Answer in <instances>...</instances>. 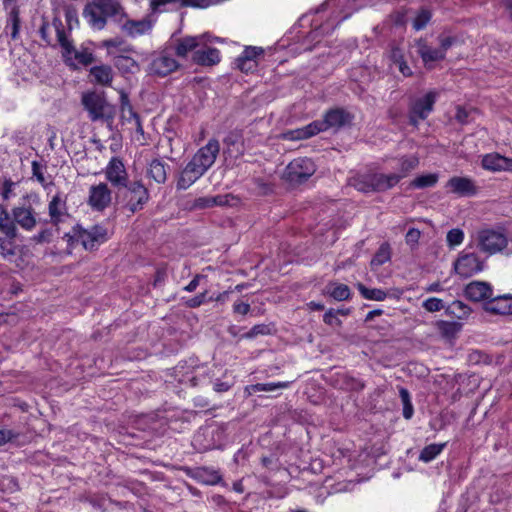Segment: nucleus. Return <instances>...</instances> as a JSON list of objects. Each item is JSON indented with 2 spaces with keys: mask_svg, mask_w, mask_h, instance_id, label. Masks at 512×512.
<instances>
[{
  "mask_svg": "<svg viewBox=\"0 0 512 512\" xmlns=\"http://www.w3.org/2000/svg\"><path fill=\"white\" fill-rule=\"evenodd\" d=\"M481 165L492 172L512 171V159L498 153H489L482 157Z\"/></svg>",
  "mask_w": 512,
  "mask_h": 512,
  "instance_id": "nucleus-18",
  "label": "nucleus"
},
{
  "mask_svg": "<svg viewBox=\"0 0 512 512\" xmlns=\"http://www.w3.org/2000/svg\"><path fill=\"white\" fill-rule=\"evenodd\" d=\"M70 237L81 243L84 249L94 250L109 239V233L102 225H93L88 229L77 226Z\"/></svg>",
  "mask_w": 512,
  "mask_h": 512,
  "instance_id": "nucleus-4",
  "label": "nucleus"
},
{
  "mask_svg": "<svg viewBox=\"0 0 512 512\" xmlns=\"http://www.w3.org/2000/svg\"><path fill=\"white\" fill-rule=\"evenodd\" d=\"M125 187L127 188L125 193L126 208L131 213L142 210L150 197L148 189L138 181L133 182Z\"/></svg>",
  "mask_w": 512,
  "mask_h": 512,
  "instance_id": "nucleus-10",
  "label": "nucleus"
},
{
  "mask_svg": "<svg viewBox=\"0 0 512 512\" xmlns=\"http://www.w3.org/2000/svg\"><path fill=\"white\" fill-rule=\"evenodd\" d=\"M16 436L11 430H0V447L12 441Z\"/></svg>",
  "mask_w": 512,
  "mask_h": 512,
  "instance_id": "nucleus-63",
  "label": "nucleus"
},
{
  "mask_svg": "<svg viewBox=\"0 0 512 512\" xmlns=\"http://www.w3.org/2000/svg\"><path fill=\"white\" fill-rule=\"evenodd\" d=\"M12 222L25 231H32L37 225V213L31 204H20L11 210Z\"/></svg>",
  "mask_w": 512,
  "mask_h": 512,
  "instance_id": "nucleus-11",
  "label": "nucleus"
},
{
  "mask_svg": "<svg viewBox=\"0 0 512 512\" xmlns=\"http://www.w3.org/2000/svg\"><path fill=\"white\" fill-rule=\"evenodd\" d=\"M436 91H429L421 98L415 100L409 113V123L413 126L419 125L420 120H424L433 110L437 99Z\"/></svg>",
  "mask_w": 512,
  "mask_h": 512,
  "instance_id": "nucleus-9",
  "label": "nucleus"
},
{
  "mask_svg": "<svg viewBox=\"0 0 512 512\" xmlns=\"http://www.w3.org/2000/svg\"><path fill=\"white\" fill-rule=\"evenodd\" d=\"M48 213L52 224L57 225L64 221V218L67 216V207L66 201L60 194H56L52 197L48 205Z\"/></svg>",
  "mask_w": 512,
  "mask_h": 512,
  "instance_id": "nucleus-24",
  "label": "nucleus"
},
{
  "mask_svg": "<svg viewBox=\"0 0 512 512\" xmlns=\"http://www.w3.org/2000/svg\"><path fill=\"white\" fill-rule=\"evenodd\" d=\"M84 17L94 29L101 30L105 27L107 16L103 15L93 3L84 9Z\"/></svg>",
  "mask_w": 512,
  "mask_h": 512,
  "instance_id": "nucleus-28",
  "label": "nucleus"
},
{
  "mask_svg": "<svg viewBox=\"0 0 512 512\" xmlns=\"http://www.w3.org/2000/svg\"><path fill=\"white\" fill-rule=\"evenodd\" d=\"M206 295H207V292L205 291V292L200 293V294L196 295L195 297L189 299L186 302L187 306L190 308L199 307L200 305H202L203 303L208 301V299L206 298Z\"/></svg>",
  "mask_w": 512,
  "mask_h": 512,
  "instance_id": "nucleus-60",
  "label": "nucleus"
},
{
  "mask_svg": "<svg viewBox=\"0 0 512 512\" xmlns=\"http://www.w3.org/2000/svg\"><path fill=\"white\" fill-rule=\"evenodd\" d=\"M106 179L115 187L127 186L128 174L124 163L118 157H112L104 170Z\"/></svg>",
  "mask_w": 512,
  "mask_h": 512,
  "instance_id": "nucleus-15",
  "label": "nucleus"
},
{
  "mask_svg": "<svg viewBox=\"0 0 512 512\" xmlns=\"http://www.w3.org/2000/svg\"><path fill=\"white\" fill-rule=\"evenodd\" d=\"M53 26L56 31L57 41L63 50L62 54L67 64L77 67L78 65L87 66L93 62L94 57L90 50L83 47L79 50L74 48L67 32L64 30L59 20H54Z\"/></svg>",
  "mask_w": 512,
  "mask_h": 512,
  "instance_id": "nucleus-2",
  "label": "nucleus"
},
{
  "mask_svg": "<svg viewBox=\"0 0 512 512\" xmlns=\"http://www.w3.org/2000/svg\"><path fill=\"white\" fill-rule=\"evenodd\" d=\"M52 232L49 229H44L32 237V241L38 244L48 243L51 241Z\"/></svg>",
  "mask_w": 512,
  "mask_h": 512,
  "instance_id": "nucleus-56",
  "label": "nucleus"
},
{
  "mask_svg": "<svg viewBox=\"0 0 512 512\" xmlns=\"http://www.w3.org/2000/svg\"><path fill=\"white\" fill-rule=\"evenodd\" d=\"M179 67V63L167 51H161L153 55L149 64L148 71L150 74L157 76H167Z\"/></svg>",
  "mask_w": 512,
  "mask_h": 512,
  "instance_id": "nucleus-12",
  "label": "nucleus"
},
{
  "mask_svg": "<svg viewBox=\"0 0 512 512\" xmlns=\"http://www.w3.org/2000/svg\"><path fill=\"white\" fill-rule=\"evenodd\" d=\"M32 174H33V177H35L36 180L40 184H42V185L46 184V178L43 174L42 166L36 161L32 162Z\"/></svg>",
  "mask_w": 512,
  "mask_h": 512,
  "instance_id": "nucleus-58",
  "label": "nucleus"
},
{
  "mask_svg": "<svg viewBox=\"0 0 512 512\" xmlns=\"http://www.w3.org/2000/svg\"><path fill=\"white\" fill-rule=\"evenodd\" d=\"M445 447L446 443H433L427 445L421 450L418 459L424 463H429L440 455Z\"/></svg>",
  "mask_w": 512,
  "mask_h": 512,
  "instance_id": "nucleus-37",
  "label": "nucleus"
},
{
  "mask_svg": "<svg viewBox=\"0 0 512 512\" xmlns=\"http://www.w3.org/2000/svg\"><path fill=\"white\" fill-rule=\"evenodd\" d=\"M231 199H233V197L229 194L200 197L195 200V207L209 208L213 206H226L229 205Z\"/></svg>",
  "mask_w": 512,
  "mask_h": 512,
  "instance_id": "nucleus-30",
  "label": "nucleus"
},
{
  "mask_svg": "<svg viewBox=\"0 0 512 512\" xmlns=\"http://www.w3.org/2000/svg\"><path fill=\"white\" fill-rule=\"evenodd\" d=\"M438 181V175L435 173L423 174L417 176L412 182L411 186L417 189L427 188L434 186Z\"/></svg>",
  "mask_w": 512,
  "mask_h": 512,
  "instance_id": "nucleus-43",
  "label": "nucleus"
},
{
  "mask_svg": "<svg viewBox=\"0 0 512 512\" xmlns=\"http://www.w3.org/2000/svg\"><path fill=\"white\" fill-rule=\"evenodd\" d=\"M123 34L130 38H138L141 36L150 35L156 23V18L153 15H147L142 19L135 20L128 18L125 13V18L121 22H117Z\"/></svg>",
  "mask_w": 512,
  "mask_h": 512,
  "instance_id": "nucleus-5",
  "label": "nucleus"
},
{
  "mask_svg": "<svg viewBox=\"0 0 512 512\" xmlns=\"http://www.w3.org/2000/svg\"><path fill=\"white\" fill-rule=\"evenodd\" d=\"M92 3L103 15L112 17L116 23L125 18L124 9L117 0H93Z\"/></svg>",
  "mask_w": 512,
  "mask_h": 512,
  "instance_id": "nucleus-22",
  "label": "nucleus"
},
{
  "mask_svg": "<svg viewBox=\"0 0 512 512\" xmlns=\"http://www.w3.org/2000/svg\"><path fill=\"white\" fill-rule=\"evenodd\" d=\"M400 182V176L393 173H373V192H383L393 188Z\"/></svg>",
  "mask_w": 512,
  "mask_h": 512,
  "instance_id": "nucleus-26",
  "label": "nucleus"
},
{
  "mask_svg": "<svg viewBox=\"0 0 512 512\" xmlns=\"http://www.w3.org/2000/svg\"><path fill=\"white\" fill-rule=\"evenodd\" d=\"M14 187H15V183L13 181H11L10 179L5 180L3 182L2 187H1V196H2L3 200L7 201L11 197L14 196Z\"/></svg>",
  "mask_w": 512,
  "mask_h": 512,
  "instance_id": "nucleus-54",
  "label": "nucleus"
},
{
  "mask_svg": "<svg viewBox=\"0 0 512 512\" xmlns=\"http://www.w3.org/2000/svg\"><path fill=\"white\" fill-rule=\"evenodd\" d=\"M196 477L201 482L208 485L218 484L222 479L220 473L217 470L205 467L197 469Z\"/></svg>",
  "mask_w": 512,
  "mask_h": 512,
  "instance_id": "nucleus-39",
  "label": "nucleus"
},
{
  "mask_svg": "<svg viewBox=\"0 0 512 512\" xmlns=\"http://www.w3.org/2000/svg\"><path fill=\"white\" fill-rule=\"evenodd\" d=\"M349 184L360 192H373V173L353 176L349 179Z\"/></svg>",
  "mask_w": 512,
  "mask_h": 512,
  "instance_id": "nucleus-31",
  "label": "nucleus"
},
{
  "mask_svg": "<svg viewBox=\"0 0 512 512\" xmlns=\"http://www.w3.org/2000/svg\"><path fill=\"white\" fill-rule=\"evenodd\" d=\"M327 293L337 301L349 299L351 295L350 288L341 283H330L327 287Z\"/></svg>",
  "mask_w": 512,
  "mask_h": 512,
  "instance_id": "nucleus-38",
  "label": "nucleus"
},
{
  "mask_svg": "<svg viewBox=\"0 0 512 512\" xmlns=\"http://www.w3.org/2000/svg\"><path fill=\"white\" fill-rule=\"evenodd\" d=\"M464 240V232L459 228H454L448 231L446 241L449 247L454 248L462 244Z\"/></svg>",
  "mask_w": 512,
  "mask_h": 512,
  "instance_id": "nucleus-48",
  "label": "nucleus"
},
{
  "mask_svg": "<svg viewBox=\"0 0 512 512\" xmlns=\"http://www.w3.org/2000/svg\"><path fill=\"white\" fill-rule=\"evenodd\" d=\"M113 75V69L109 65H97L90 69L91 81L102 86H110Z\"/></svg>",
  "mask_w": 512,
  "mask_h": 512,
  "instance_id": "nucleus-25",
  "label": "nucleus"
},
{
  "mask_svg": "<svg viewBox=\"0 0 512 512\" xmlns=\"http://www.w3.org/2000/svg\"><path fill=\"white\" fill-rule=\"evenodd\" d=\"M218 153V141L209 140L186 165L178 179L177 187L185 190L194 184L214 164Z\"/></svg>",
  "mask_w": 512,
  "mask_h": 512,
  "instance_id": "nucleus-1",
  "label": "nucleus"
},
{
  "mask_svg": "<svg viewBox=\"0 0 512 512\" xmlns=\"http://www.w3.org/2000/svg\"><path fill=\"white\" fill-rule=\"evenodd\" d=\"M123 43V40L119 37L113 38V39H107L101 42L100 47L107 48L109 51L111 48H117L121 46Z\"/></svg>",
  "mask_w": 512,
  "mask_h": 512,
  "instance_id": "nucleus-62",
  "label": "nucleus"
},
{
  "mask_svg": "<svg viewBox=\"0 0 512 512\" xmlns=\"http://www.w3.org/2000/svg\"><path fill=\"white\" fill-rule=\"evenodd\" d=\"M147 175L151 179H153L155 182L162 184L166 181L167 178V171H166V165L163 161L159 159H154L149 164Z\"/></svg>",
  "mask_w": 512,
  "mask_h": 512,
  "instance_id": "nucleus-33",
  "label": "nucleus"
},
{
  "mask_svg": "<svg viewBox=\"0 0 512 512\" xmlns=\"http://www.w3.org/2000/svg\"><path fill=\"white\" fill-rule=\"evenodd\" d=\"M420 236L421 232L418 229L410 228L405 235V241L409 246L415 247L419 242Z\"/></svg>",
  "mask_w": 512,
  "mask_h": 512,
  "instance_id": "nucleus-55",
  "label": "nucleus"
},
{
  "mask_svg": "<svg viewBox=\"0 0 512 512\" xmlns=\"http://www.w3.org/2000/svg\"><path fill=\"white\" fill-rule=\"evenodd\" d=\"M352 115L342 108L329 110L324 117L326 128H342L352 124Z\"/></svg>",
  "mask_w": 512,
  "mask_h": 512,
  "instance_id": "nucleus-20",
  "label": "nucleus"
},
{
  "mask_svg": "<svg viewBox=\"0 0 512 512\" xmlns=\"http://www.w3.org/2000/svg\"><path fill=\"white\" fill-rule=\"evenodd\" d=\"M185 4L198 7V8H207L211 5H215L220 2V0H185Z\"/></svg>",
  "mask_w": 512,
  "mask_h": 512,
  "instance_id": "nucleus-59",
  "label": "nucleus"
},
{
  "mask_svg": "<svg viewBox=\"0 0 512 512\" xmlns=\"http://www.w3.org/2000/svg\"><path fill=\"white\" fill-rule=\"evenodd\" d=\"M487 312L499 315H512V295L497 296L485 303Z\"/></svg>",
  "mask_w": 512,
  "mask_h": 512,
  "instance_id": "nucleus-23",
  "label": "nucleus"
},
{
  "mask_svg": "<svg viewBox=\"0 0 512 512\" xmlns=\"http://www.w3.org/2000/svg\"><path fill=\"white\" fill-rule=\"evenodd\" d=\"M193 62L201 66H213L220 62V51L216 48L200 46L194 51L192 56Z\"/></svg>",
  "mask_w": 512,
  "mask_h": 512,
  "instance_id": "nucleus-19",
  "label": "nucleus"
},
{
  "mask_svg": "<svg viewBox=\"0 0 512 512\" xmlns=\"http://www.w3.org/2000/svg\"><path fill=\"white\" fill-rule=\"evenodd\" d=\"M454 271L463 278L471 277L484 269V262L474 252L462 251L454 262Z\"/></svg>",
  "mask_w": 512,
  "mask_h": 512,
  "instance_id": "nucleus-7",
  "label": "nucleus"
},
{
  "mask_svg": "<svg viewBox=\"0 0 512 512\" xmlns=\"http://www.w3.org/2000/svg\"><path fill=\"white\" fill-rule=\"evenodd\" d=\"M114 65L122 73H136L140 70L136 60L129 56L119 55L114 58Z\"/></svg>",
  "mask_w": 512,
  "mask_h": 512,
  "instance_id": "nucleus-35",
  "label": "nucleus"
},
{
  "mask_svg": "<svg viewBox=\"0 0 512 512\" xmlns=\"http://www.w3.org/2000/svg\"><path fill=\"white\" fill-rule=\"evenodd\" d=\"M469 117H470V112H468L467 110H465L462 107H457L455 119L457 120V123L459 125L470 124Z\"/></svg>",
  "mask_w": 512,
  "mask_h": 512,
  "instance_id": "nucleus-57",
  "label": "nucleus"
},
{
  "mask_svg": "<svg viewBox=\"0 0 512 512\" xmlns=\"http://www.w3.org/2000/svg\"><path fill=\"white\" fill-rule=\"evenodd\" d=\"M358 290L365 299L374 301H383L387 297V293L378 288H367L363 284H358Z\"/></svg>",
  "mask_w": 512,
  "mask_h": 512,
  "instance_id": "nucleus-42",
  "label": "nucleus"
},
{
  "mask_svg": "<svg viewBox=\"0 0 512 512\" xmlns=\"http://www.w3.org/2000/svg\"><path fill=\"white\" fill-rule=\"evenodd\" d=\"M7 24L5 26V33L10 35L12 39H16L19 33L20 19L19 12L7 13Z\"/></svg>",
  "mask_w": 512,
  "mask_h": 512,
  "instance_id": "nucleus-44",
  "label": "nucleus"
},
{
  "mask_svg": "<svg viewBox=\"0 0 512 512\" xmlns=\"http://www.w3.org/2000/svg\"><path fill=\"white\" fill-rule=\"evenodd\" d=\"M1 3L7 13L19 12V0H1Z\"/></svg>",
  "mask_w": 512,
  "mask_h": 512,
  "instance_id": "nucleus-61",
  "label": "nucleus"
},
{
  "mask_svg": "<svg viewBox=\"0 0 512 512\" xmlns=\"http://www.w3.org/2000/svg\"><path fill=\"white\" fill-rule=\"evenodd\" d=\"M315 172V165L308 158H297L291 161L285 169V178L291 183H301Z\"/></svg>",
  "mask_w": 512,
  "mask_h": 512,
  "instance_id": "nucleus-8",
  "label": "nucleus"
},
{
  "mask_svg": "<svg viewBox=\"0 0 512 512\" xmlns=\"http://www.w3.org/2000/svg\"><path fill=\"white\" fill-rule=\"evenodd\" d=\"M439 48L441 52L446 56V52L453 46L456 42V38L446 34H440L438 36Z\"/></svg>",
  "mask_w": 512,
  "mask_h": 512,
  "instance_id": "nucleus-52",
  "label": "nucleus"
},
{
  "mask_svg": "<svg viewBox=\"0 0 512 512\" xmlns=\"http://www.w3.org/2000/svg\"><path fill=\"white\" fill-rule=\"evenodd\" d=\"M211 41V36L207 33L198 36H184L176 40L174 45L175 53L178 57L185 58L190 52L197 50Z\"/></svg>",
  "mask_w": 512,
  "mask_h": 512,
  "instance_id": "nucleus-14",
  "label": "nucleus"
},
{
  "mask_svg": "<svg viewBox=\"0 0 512 512\" xmlns=\"http://www.w3.org/2000/svg\"><path fill=\"white\" fill-rule=\"evenodd\" d=\"M446 187L458 196L470 197L477 193L475 182L468 177L455 176L448 180Z\"/></svg>",
  "mask_w": 512,
  "mask_h": 512,
  "instance_id": "nucleus-17",
  "label": "nucleus"
},
{
  "mask_svg": "<svg viewBox=\"0 0 512 512\" xmlns=\"http://www.w3.org/2000/svg\"><path fill=\"white\" fill-rule=\"evenodd\" d=\"M208 367L203 366L199 367L196 371V374L188 379L191 383V386H198L206 382V380L210 381L211 377L208 375Z\"/></svg>",
  "mask_w": 512,
  "mask_h": 512,
  "instance_id": "nucleus-49",
  "label": "nucleus"
},
{
  "mask_svg": "<svg viewBox=\"0 0 512 512\" xmlns=\"http://www.w3.org/2000/svg\"><path fill=\"white\" fill-rule=\"evenodd\" d=\"M320 130H288L282 133L279 137L286 140H297L303 138H310L317 134Z\"/></svg>",
  "mask_w": 512,
  "mask_h": 512,
  "instance_id": "nucleus-45",
  "label": "nucleus"
},
{
  "mask_svg": "<svg viewBox=\"0 0 512 512\" xmlns=\"http://www.w3.org/2000/svg\"><path fill=\"white\" fill-rule=\"evenodd\" d=\"M465 296L475 302L488 299L492 296V287L489 283L483 281H473L469 283L464 290Z\"/></svg>",
  "mask_w": 512,
  "mask_h": 512,
  "instance_id": "nucleus-21",
  "label": "nucleus"
},
{
  "mask_svg": "<svg viewBox=\"0 0 512 512\" xmlns=\"http://www.w3.org/2000/svg\"><path fill=\"white\" fill-rule=\"evenodd\" d=\"M112 201V192L106 183L92 185L89 188L88 204L96 211H103Z\"/></svg>",
  "mask_w": 512,
  "mask_h": 512,
  "instance_id": "nucleus-13",
  "label": "nucleus"
},
{
  "mask_svg": "<svg viewBox=\"0 0 512 512\" xmlns=\"http://www.w3.org/2000/svg\"><path fill=\"white\" fill-rule=\"evenodd\" d=\"M419 164V160L415 156L402 157L398 159V171L393 173L394 176H400V180L406 177L410 171L414 170Z\"/></svg>",
  "mask_w": 512,
  "mask_h": 512,
  "instance_id": "nucleus-36",
  "label": "nucleus"
},
{
  "mask_svg": "<svg viewBox=\"0 0 512 512\" xmlns=\"http://www.w3.org/2000/svg\"><path fill=\"white\" fill-rule=\"evenodd\" d=\"M120 108H123V110L126 112H129L130 118H135V112L133 111V108L129 101V96L124 90H120Z\"/></svg>",
  "mask_w": 512,
  "mask_h": 512,
  "instance_id": "nucleus-53",
  "label": "nucleus"
},
{
  "mask_svg": "<svg viewBox=\"0 0 512 512\" xmlns=\"http://www.w3.org/2000/svg\"><path fill=\"white\" fill-rule=\"evenodd\" d=\"M422 306L428 312H438L444 308L446 309L444 302L436 297H430L426 299Z\"/></svg>",
  "mask_w": 512,
  "mask_h": 512,
  "instance_id": "nucleus-50",
  "label": "nucleus"
},
{
  "mask_svg": "<svg viewBox=\"0 0 512 512\" xmlns=\"http://www.w3.org/2000/svg\"><path fill=\"white\" fill-rule=\"evenodd\" d=\"M271 331L270 327L266 324H257L255 326H253L250 331H248L247 333H245L243 335L244 338L246 339H252V338H255L256 336L258 335H267L269 334Z\"/></svg>",
  "mask_w": 512,
  "mask_h": 512,
  "instance_id": "nucleus-51",
  "label": "nucleus"
},
{
  "mask_svg": "<svg viewBox=\"0 0 512 512\" xmlns=\"http://www.w3.org/2000/svg\"><path fill=\"white\" fill-rule=\"evenodd\" d=\"M18 236L4 235L0 237V255L4 259L12 258L16 255L15 239Z\"/></svg>",
  "mask_w": 512,
  "mask_h": 512,
  "instance_id": "nucleus-40",
  "label": "nucleus"
},
{
  "mask_svg": "<svg viewBox=\"0 0 512 512\" xmlns=\"http://www.w3.org/2000/svg\"><path fill=\"white\" fill-rule=\"evenodd\" d=\"M289 386H290V382H288V381L257 383V384L246 386L244 391L248 396H251L252 394H254L256 392H272L276 389H286Z\"/></svg>",
  "mask_w": 512,
  "mask_h": 512,
  "instance_id": "nucleus-29",
  "label": "nucleus"
},
{
  "mask_svg": "<svg viewBox=\"0 0 512 512\" xmlns=\"http://www.w3.org/2000/svg\"><path fill=\"white\" fill-rule=\"evenodd\" d=\"M82 104L93 120L109 118L114 112L113 107L107 103L103 95L96 92H88L83 94Z\"/></svg>",
  "mask_w": 512,
  "mask_h": 512,
  "instance_id": "nucleus-6",
  "label": "nucleus"
},
{
  "mask_svg": "<svg viewBox=\"0 0 512 512\" xmlns=\"http://www.w3.org/2000/svg\"><path fill=\"white\" fill-rule=\"evenodd\" d=\"M264 53L263 48L257 46H247L243 52L236 58L235 64L242 72L249 73L256 70L259 57Z\"/></svg>",
  "mask_w": 512,
  "mask_h": 512,
  "instance_id": "nucleus-16",
  "label": "nucleus"
},
{
  "mask_svg": "<svg viewBox=\"0 0 512 512\" xmlns=\"http://www.w3.org/2000/svg\"><path fill=\"white\" fill-rule=\"evenodd\" d=\"M438 326L446 337H454L461 330V324L456 322L441 321Z\"/></svg>",
  "mask_w": 512,
  "mask_h": 512,
  "instance_id": "nucleus-47",
  "label": "nucleus"
},
{
  "mask_svg": "<svg viewBox=\"0 0 512 512\" xmlns=\"http://www.w3.org/2000/svg\"><path fill=\"white\" fill-rule=\"evenodd\" d=\"M390 59L394 65L404 60L403 52L398 47H393L390 51Z\"/></svg>",
  "mask_w": 512,
  "mask_h": 512,
  "instance_id": "nucleus-64",
  "label": "nucleus"
},
{
  "mask_svg": "<svg viewBox=\"0 0 512 512\" xmlns=\"http://www.w3.org/2000/svg\"><path fill=\"white\" fill-rule=\"evenodd\" d=\"M432 14L429 9L422 8L418 11L413 21V27L415 30L419 31L426 27V25L431 20Z\"/></svg>",
  "mask_w": 512,
  "mask_h": 512,
  "instance_id": "nucleus-46",
  "label": "nucleus"
},
{
  "mask_svg": "<svg viewBox=\"0 0 512 512\" xmlns=\"http://www.w3.org/2000/svg\"><path fill=\"white\" fill-rule=\"evenodd\" d=\"M445 313L459 320H464L471 314V309L462 301L456 300L446 307Z\"/></svg>",
  "mask_w": 512,
  "mask_h": 512,
  "instance_id": "nucleus-34",
  "label": "nucleus"
},
{
  "mask_svg": "<svg viewBox=\"0 0 512 512\" xmlns=\"http://www.w3.org/2000/svg\"><path fill=\"white\" fill-rule=\"evenodd\" d=\"M417 47H418L417 52L421 56V58L425 64H428L430 62L440 61L445 58L444 54L441 52L439 47L438 48L431 47L424 41H419L417 43Z\"/></svg>",
  "mask_w": 512,
  "mask_h": 512,
  "instance_id": "nucleus-27",
  "label": "nucleus"
},
{
  "mask_svg": "<svg viewBox=\"0 0 512 512\" xmlns=\"http://www.w3.org/2000/svg\"><path fill=\"white\" fill-rule=\"evenodd\" d=\"M391 259V249L388 243H383L373 256L370 265L372 268L379 267Z\"/></svg>",
  "mask_w": 512,
  "mask_h": 512,
  "instance_id": "nucleus-41",
  "label": "nucleus"
},
{
  "mask_svg": "<svg viewBox=\"0 0 512 512\" xmlns=\"http://www.w3.org/2000/svg\"><path fill=\"white\" fill-rule=\"evenodd\" d=\"M475 240L479 250L488 255H494L503 252L508 247L507 236L499 230H479L476 234Z\"/></svg>",
  "mask_w": 512,
  "mask_h": 512,
  "instance_id": "nucleus-3",
  "label": "nucleus"
},
{
  "mask_svg": "<svg viewBox=\"0 0 512 512\" xmlns=\"http://www.w3.org/2000/svg\"><path fill=\"white\" fill-rule=\"evenodd\" d=\"M0 231L4 235L18 236L19 231L15 226V222H12V218L8 210L0 204Z\"/></svg>",
  "mask_w": 512,
  "mask_h": 512,
  "instance_id": "nucleus-32",
  "label": "nucleus"
}]
</instances>
